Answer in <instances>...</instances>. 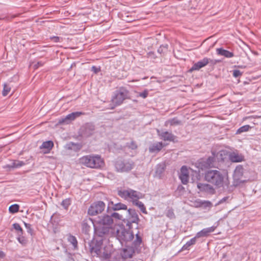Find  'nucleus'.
Returning <instances> with one entry per match:
<instances>
[{"label":"nucleus","instance_id":"nucleus-1","mask_svg":"<svg viewBox=\"0 0 261 261\" xmlns=\"http://www.w3.org/2000/svg\"><path fill=\"white\" fill-rule=\"evenodd\" d=\"M204 179L217 189L228 187L230 184L228 173L217 170H209L205 172Z\"/></svg>","mask_w":261,"mask_h":261},{"label":"nucleus","instance_id":"nucleus-2","mask_svg":"<svg viewBox=\"0 0 261 261\" xmlns=\"http://www.w3.org/2000/svg\"><path fill=\"white\" fill-rule=\"evenodd\" d=\"M79 163L88 168L100 169L105 166V161L100 155L91 154L84 155L79 159Z\"/></svg>","mask_w":261,"mask_h":261},{"label":"nucleus","instance_id":"nucleus-3","mask_svg":"<svg viewBox=\"0 0 261 261\" xmlns=\"http://www.w3.org/2000/svg\"><path fill=\"white\" fill-rule=\"evenodd\" d=\"M129 92L125 88L120 87L119 90L115 91L111 100V109L121 105L124 100L129 98Z\"/></svg>","mask_w":261,"mask_h":261},{"label":"nucleus","instance_id":"nucleus-4","mask_svg":"<svg viewBox=\"0 0 261 261\" xmlns=\"http://www.w3.org/2000/svg\"><path fill=\"white\" fill-rule=\"evenodd\" d=\"M118 195L125 200H130L133 203L143 197L141 193L130 189L119 191Z\"/></svg>","mask_w":261,"mask_h":261},{"label":"nucleus","instance_id":"nucleus-5","mask_svg":"<svg viewBox=\"0 0 261 261\" xmlns=\"http://www.w3.org/2000/svg\"><path fill=\"white\" fill-rule=\"evenodd\" d=\"M115 166L118 172H128L133 169L134 162L130 160H118L116 162Z\"/></svg>","mask_w":261,"mask_h":261},{"label":"nucleus","instance_id":"nucleus-6","mask_svg":"<svg viewBox=\"0 0 261 261\" xmlns=\"http://www.w3.org/2000/svg\"><path fill=\"white\" fill-rule=\"evenodd\" d=\"M105 208V204L102 201H97L93 203L88 209V214L90 216H95L101 213Z\"/></svg>","mask_w":261,"mask_h":261},{"label":"nucleus","instance_id":"nucleus-7","mask_svg":"<svg viewBox=\"0 0 261 261\" xmlns=\"http://www.w3.org/2000/svg\"><path fill=\"white\" fill-rule=\"evenodd\" d=\"M215 160V156L214 154H213L212 156H209L206 159H201L199 163V166L202 170L211 168L214 166Z\"/></svg>","mask_w":261,"mask_h":261},{"label":"nucleus","instance_id":"nucleus-8","mask_svg":"<svg viewBox=\"0 0 261 261\" xmlns=\"http://www.w3.org/2000/svg\"><path fill=\"white\" fill-rule=\"evenodd\" d=\"M84 114V113L81 112H73L71 114L67 115L65 118L60 119L59 121V123L60 124H68L71 121L74 120L75 118Z\"/></svg>","mask_w":261,"mask_h":261},{"label":"nucleus","instance_id":"nucleus-9","mask_svg":"<svg viewBox=\"0 0 261 261\" xmlns=\"http://www.w3.org/2000/svg\"><path fill=\"white\" fill-rule=\"evenodd\" d=\"M98 223L103 228H109L113 223V220L112 216L106 215L99 218Z\"/></svg>","mask_w":261,"mask_h":261},{"label":"nucleus","instance_id":"nucleus-10","mask_svg":"<svg viewBox=\"0 0 261 261\" xmlns=\"http://www.w3.org/2000/svg\"><path fill=\"white\" fill-rule=\"evenodd\" d=\"M182 184L187 185L189 182V173L188 168L183 166L180 169V173L179 176Z\"/></svg>","mask_w":261,"mask_h":261},{"label":"nucleus","instance_id":"nucleus-11","mask_svg":"<svg viewBox=\"0 0 261 261\" xmlns=\"http://www.w3.org/2000/svg\"><path fill=\"white\" fill-rule=\"evenodd\" d=\"M197 188L200 191L205 192L211 194H214L215 193L213 187L208 184L198 183Z\"/></svg>","mask_w":261,"mask_h":261},{"label":"nucleus","instance_id":"nucleus-12","mask_svg":"<svg viewBox=\"0 0 261 261\" xmlns=\"http://www.w3.org/2000/svg\"><path fill=\"white\" fill-rule=\"evenodd\" d=\"M95 252L100 257L105 259L109 258L112 254L111 250L110 249L109 247H106L103 249L95 250Z\"/></svg>","mask_w":261,"mask_h":261},{"label":"nucleus","instance_id":"nucleus-13","mask_svg":"<svg viewBox=\"0 0 261 261\" xmlns=\"http://www.w3.org/2000/svg\"><path fill=\"white\" fill-rule=\"evenodd\" d=\"M210 59L207 58H204L202 60L195 63L192 67L191 70H198L200 68L205 66L210 62Z\"/></svg>","mask_w":261,"mask_h":261},{"label":"nucleus","instance_id":"nucleus-14","mask_svg":"<svg viewBox=\"0 0 261 261\" xmlns=\"http://www.w3.org/2000/svg\"><path fill=\"white\" fill-rule=\"evenodd\" d=\"M216 229L215 226H212L210 227L204 228L202 229L199 232H197L196 234V236L197 238L207 237L209 235V234L211 232L214 231Z\"/></svg>","mask_w":261,"mask_h":261},{"label":"nucleus","instance_id":"nucleus-15","mask_svg":"<svg viewBox=\"0 0 261 261\" xmlns=\"http://www.w3.org/2000/svg\"><path fill=\"white\" fill-rule=\"evenodd\" d=\"M229 159L232 162H241L244 161V156L242 154L233 152L229 154Z\"/></svg>","mask_w":261,"mask_h":261},{"label":"nucleus","instance_id":"nucleus-16","mask_svg":"<svg viewBox=\"0 0 261 261\" xmlns=\"http://www.w3.org/2000/svg\"><path fill=\"white\" fill-rule=\"evenodd\" d=\"M159 136L161 139L165 141H169L174 142L175 139V137L170 133L168 132H165L162 133H160L159 130H157Z\"/></svg>","mask_w":261,"mask_h":261},{"label":"nucleus","instance_id":"nucleus-17","mask_svg":"<svg viewBox=\"0 0 261 261\" xmlns=\"http://www.w3.org/2000/svg\"><path fill=\"white\" fill-rule=\"evenodd\" d=\"M54 147V143L52 141H48L44 142L40 147L41 149H43L44 153H47L50 152Z\"/></svg>","mask_w":261,"mask_h":261},{"label":"nucleus","instance_id":"nucleus-18","mask_svg":"<svg viewBox=\"0 0 261 261\" xmlns=\"http://www.w3.org/2000/svg\"><path fill=\"white\" fill-rule=\"evenodd\" d=\"M243 175V168L241 166H238L234 171L233 178L236 180H239Z\"/></svg>","mask_w":261,"mask_h":261},{"label":"nucleus","instance_id":"nucleus-19","mask_svg":"<svg viewBox=\"0 0 261 261\" xmlns=\"http://www.w3.org/2000/svg\"><path fill=\"white\" fill-rule=\"evenodd\" d=\"M217 53L218 55L230 58L234 56L233 53L222 48H217Z\"/></svg>","mask_w":261,"mask_h":261},{"label":"nucleus","instance_id":"nucleus-20","mask_svg":"<svg viewBox=\"0 0 261 261\" xmlns=\"http://www.w3.org/2000/svg\"><path fill=\"white\" fill-rule=\"evenodd\" d=\"M164 146L162 142H157L151 145L149 148V150L150 152H159Z\"/></svg>","mask_w":261,"mask_h":261},{"label":"nucleus","instance_id":"nucleus-21","mask_svg":"<svg viewBox=\"0 0 261 261\" xmlns=\"http://www.w3.org/2000/svg\"><path fill=\"white\" fill-rule=\"evenodd\" d=\"M128 212L130 215V217L129 218L130 223H138L139 219L138 214L135 212V211L134 210L129 209L128 210Z\"/></svg>","mask_w":261,"mask_h":261},{"label":"nucleus","instance_id":"nucleus-22","mask_svg":"<svg viewBox=\"0 0 261 261\" xmlns=\"http://www.w3.org/2000/svg\"><path fill=\"white\" fill-rule=\"evenodd\" d=\"M112 204L113 205V210L114 211H118L120 210H125L127 209V206L122 203H118L116 204H114L113 201H111L109 202V205Z\"/></svg>","mask_w":261,"mask_h":261},{"label":"nucleus","instance_id":"nucleus-23","mask_svg":"<svg viewBox=\"0 0 261 261\" xmlns=\"http://www.w3.org/2000/svg\"><path fill=\"white\" fill-rule=\"evenodd\" d=\"M24 163L23 161L14 160L13 161L11 164L7 165L6 167L9 168H16L20 167L24 165Z\"/></svg>","mask_w":261,"mask_h":261},{"label":"nucleus","instance_id":"nucleus-24","mask_svg":"<svg viewBox=\"0 0 261 261\" xmlns=\"http://www.w3.org/2000/svg\"><path fill=\"white\" fill-rule=\"evenodd\" d=\"M180 124V121L178 120L176 118H174L167 120L165 123V125L168 126V125H177Z\"/></svg>","mask_w":261,"mask_h":261},{"label":"nucleus","instance_id":"nucleus-25","mask_svg":"<svg viewBox=\"0 0 261 261\" xmlns=\"http://www.w3.org/2000/svg\"><path fill=\"white\" fill-rule=\"evenodd\" d=\"M133 204L138 206L140 208V211L143 213L145 214H146L147 213V211L146 210V207H145V205H144V204L142 202L137 200L134 203H133Z\"/></svg>","mask_w":261,"mask_h":261},{"label":"nucleus","instance_id":"nucleus-26","mask_svg":"<svg viewBox=\"0 0 261 261\" xmlns=\"http://www.w3.org/2000/svg\"><path fill=\"white\" fill-rule=\"evenodd\" d=\"M121 256L123 259L129 258L132 257V254L130 251L126 249H123L121 252Z\"/></svg>","mask_w":261,"mask_h":261},{"label":"nucleus","instance_id":"nucleus-27","mask_svg":"<svg viewBox=\"0 0 261 261\" xmlns=\"http://www.w3.org/2000/svg\"><path fill=\"white\" fill-rule=\"evenodd\" d=\"M196 236L194 238L191 239L189 241L187 242L186 244H185L182 247L183 250H188L189 247L191 245H193L196 243Z\"/></svg>","mask_w":261,"mask_h":261},{"label":"nucleus","instance_id":"nucleus-28","mask_svg":"<svg viewBox=\"0 0 261 261\" xmlns=\"http://www.w3.org/2000/svg\"><path fill=\"white\" fill-rule=\"evenodd\" d=\"M68 241L73 245L74 248L77 247V241L74 236L70 234L68 237Z\"/></svg>","mask_w":261,"mask_h":261},{"label":"nucleus","instance_id":"nucleus-29","mask_svg":"<svg viewBox=\"0 0 261 261\" xmlns=\"http://www.w3.org/2000/svg\"><path fill=\"white\" fill-rule=\"evenodd\" d=\"M19 208V206L18 204H14L11 205L9 208V211L10 213L14 214L18 212Z\"/></svg>","mask_w":261,"mask_h":261},{"label":"nucleus","instance_id":"nucleus-30","mask_svg":"<svg viewBox=\"0 0 261 261\" xmlns=\"http://www.w3.org/2000/svg\"><path fill=\"white\" fill-rule=\"evenodd\" d=\"M251 128V127L249 125H244L241 127H240L237 132V134H241L243 132H247L249 130V129Z\"/></svg>","mask_w":261,"mask_h":261},{"label":"nucleus","instance_id":"nucleus-31","mask_svg":"<svg viewBox=\"0 0 261 261\" xmlns=\"http://www.w3.org/2000/svg\"><path fill=\"white\" fill-rule=\"evenodd\" d=\"M11 87L7 85V84H5L4 85V88L3 90V95L5 96L8 95V94L10 92Z\"/></svg>","mask_w":261,"mask_h":261},{"label":"nucleus","instance_id":"nucleus-32","mask_svg":"<svg viewBox=\"0 0 261 261\" xmlns=\"http://www.w3.org/2000/svg\"><path fill=\"white\" fill-rule=\"evenodd\" d=\"M126 147L132 150L137 149L138 148L136 142L134 141H131L130 143H127L126 144Z\"/></svg>","mask_w":261,"mask_h":261},{"label":"nucleus","instance_id":"nucleus-33","mask_svg":"<svg viewBox=\"0 0 261 261\" xmlns=\"http://www.w3.org/2000/svg\"><path fill=\"white\" fill-rule=\"evenodd\" d=\"M13 228L18 232L19 235L22 234V229L20 225L18 223H14L13 225Z\"/></svg>","mask_w":261,"mask_h":261},{"label":"nucleus","instance_id":"nucleus-34","mask_svg":"<svg viewBox=\"0 0 261 261\" xmlns=\"http://www.w3.org/2000/svg\"><path fill=\"white\" fill-rule=\"evenodd\" d=\"M70 204V200L69 199H64L62 202V205L65 209H67Z\"/></svg>","mask_w":261,"mask_h":261},{"label":"nucleus","instance_id":"nucleus-35","mask_svg":"<svg viewBox=\"0 0 261 261\" xmlns=\"http://www.w3.org/2000/svg\"><path fill=\"white\" fill-rule=\"evenodd\" d=\"M142 243V239L138 235V234H136V240L134 242L135 245L136 246H140V244Z\"/></svg>","mask_w":261,"mask_h":261},{"label":"nucleus","instance_id":"nucleus-36","mask_svg":"<svg viewBox=\"0 0 261 261\" xmlns=\"http://www.w3.org/2000/svg\"><path fill=\"white\" fill-rule=\"evenodd\" d=\"M202 203L203 204L202 206L205 208L211 207L212 206V203L210 201L204 200Z\"/></svg>","mask_w":261,"mask_h":261},{"label":"nucleus","instance_id":"nucleus-37","mask_svg":"<svg viewBox=\"0 0 261 261\" xmlns=\"http://www.w3.org/2000/svg\"><path fill=\"white\" fill-rule=\"evenodd\" d=\"M148 95V91L147 90H145L143 92L139 93V96L145 98L147 97Z\"/></svg>","mask_w":261,"mask_h":261},{"label":"nucleus","instance_id":"nucleus-38","mask_svg":"<svg viewBox=\"0 0 261 261\" xmlns=\"http://www.w3.org/2000/svg\"><path fill=\"white\" fill-rule=\"evenodd\" d=\"M203 201L199 200V199L196 200L194 202L195 206L197 207H201L202 206Z\"/></svg>","mask_w":261,"mask_h":261},{"label":"nucleus","instance_id":"nucleus-39","mask_svg":"<svg viewBox=\"0 0 261 261\" xmlns=\"http://www.w3.org/2000/svg\"><path fill=\"white\" fill-rule=\"evenodd\" d=\"M233 75L235 77H238L242 75V72L239 70H234L233 71Z\"/></svg>","mask_w":261,"mask_h":261},{"label":"nucleus","instance_id":"nucleus-40","mask_svg":"<svg viewBox=\"0 0 261 261\" xmlns=\"http://www.w3.org/2000/svg\"><path fill=\"white\" fill-rule=\"evenodd\" d=\"M112 217H114L115 218H116L117 219H119V220H121L122 219V215H120L119 213H114L112 215Z\"/></svg>","mask_w":261,"mask_h":261},{"label":"nucleus","instance_id":"nucleus-41","mask_svg":"<svg viewBox=\"0 0 261 261\" xmlns=\"http://www.w3.org/2000/svg\"><path fill=\"white\" fill-rule=\"evenodd\" d=\"M167 216L170 218L175 217L174 214L172 211H169L167 213Z\"/></svg>","mask_w":261,"mask_h":261},{"label":"nucleus","instance_id":"nucleus-42","mask_svg":"<svg viewBox=\"0 0 261 261\" xmlns=\"http://www.w3.org/2000/svg\"><path fill=\"white\" fill-rule=\"evenodd\" d=\"M51 39L55 42H58L60 41V38L57 36H54L51 37Z\"/></svg>","mask_w":261,"mask_h":261},{"label":"nucleus","instance_id":"nucleus-43","mask_svg":"<svg viewBox=\"0 0 261 261\" xmlns=\"http://www.w3.org/2000/svg\"><path fill=\"white\" fill-rule=\"evenodd\" d=\"M126 233H127V234H128V236H129V239L130 240H132V239H133V238H134V235H133V233H129V232H126Z\"/></svg>","mask_w":261,"mask_h":261},{"label":"nucleus","instance_id":"nucleus-44","mask_svg":"<svg viewBox=\"0 0 261 261\" xmlns=\"http://www.w3.org/2000/svg\"><path fill=\"white\" fill-rule=\"evenodd\" d=\"M92 71H93L95 73H97L98 72L99 70L95 66H93L92 67Z\"/></svg>","mask_w":261,"mask_h":261},{"label":"nucleus","instance_id":"nucleus-45","mask_svg":"<svg viewBox=\"0 0 261 261\" xmlns=\"http://www.w3.org/2000/svg\"><path fill=\"white\" fill-rule=\"evenodd\" d=\"M5 253L2 251H0V258H3L5 257Z\"/></svg>","mask_w":261,"mask_h":261},{"label":"nucleus","instance_id":"nucleus-46","mask_svg":"<svg viewBox=\"0 0 261 261\" xmlns=\"http://www.w3.org/2000/svg\"><path fill=\"white\" fill-rule=\"evenodd\" d=\"M24 225L27 229H31V225L30 224L24 223Z\"/></svg>","mask_w":261,"mask_h":261},{"label":"nucleus","instance_id":"nucleus-47","mask_svg":"<svg viewBox=\"0 0 261 261\" xmlns=\"http://www.w3.org/2000/svg\"><path fill=\"white\" fill-rule=\"evenodd\" d=\"M85 225L86 226V227L88 226H87V225L86 223H84V224H83V226H85Z\"/></svg>","mask_w":261,"mask_h":261},{"label":"nucleus","instance_id":"nucleus-48","mask_svg":"<svg viewBox=\"0 0 261 261\" xmlns=\"http://www.w3.org/2000/svg\"><path fill=\"white\" fill-rule=\"evenodd\" d=\"M135 81L134 80H133V82H134ZM135 81H138V80H136Z\"/></svg>","mask_w":261,"mask_h":261}]
</instances>
